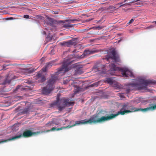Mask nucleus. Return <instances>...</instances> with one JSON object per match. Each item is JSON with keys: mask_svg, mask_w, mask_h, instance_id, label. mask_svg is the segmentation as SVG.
Returning <instances> with one entry per match:
<instances>
[{"mask_svg": "<svg viewBox=\"0 0 156 156\" xmlns=\"http://www.w3.org/2000/svg\"><path fill=\"white\" fill-rule=\"evenodd\" d=\"M70 62H65L62 64L61 67L59 68L56 72V74L51 76V78L48 81L47 86L43 88L42 90V93L45 95L49 94L53 90L54 87L53 84L56 80L58 79L57 75L62 74L63 75L66 72L70 70L71 68ZM62 75V74L61 75Z\"/></svg>", "mask_w": 156, "mask_h": 156, "instance_id": "1", "label": "nucleus"}, {"mask_svg": "<svg viewBox=\"0 0 156 156\" xmlns=\"http://www.w3.org/2000/svg\"><path fill=\"white\" fill-rule=\"evenodd\" d=\"M112 119V118L111 115L110 116H108L106 117L103 116L101 118H99L98 116L97 115H93L88 120L84 119L80 121H76L75 122V124L72 125L68 126H66L62 127L60 128H56V127H54L50 129L47 130V132H50L55 130L58 131L67 128L68 129L80 124H85L88 123L95 124L98 123H101Z\"/></svg>", "mask_w": 156, "mask_h": 156, "instance_id": "2", "label": "nucleus"}, {"mask_svg": "<svg viewBox=\"0 0 156 156\" xmlns=\"http://www.w3.org/2000/svg\"><path fill=\"white\" fill-rule=\"evenodd\" d=\"M56 101L51 104V106L56 105L59 111H61L63 110L65 107L67 106H70L71 105H73L74 102H72L69 98L66 97L63 98L59 99L58 97L57 98Z\"/></svg>", "mask_w": 156, "mask_h": 156, "instance_id": "3", "label": "nucleus"}, {"mask_svg": "<svg viewBox=\"0 0 156 156\" xmlns=\"http://www.w3.org/2000/svg\"><path fill=\"white\" fill-rule=\"evenodd\" d=\"M140 111V108H135L133 106L126 103L123 105L120 110L115 114L111 115L112 119L115 118L119 114L124 115L126 113Z\"/></svg>", "mask_w": 156, "mask_h": 156, "instance_id": "4", "label": "nucleus"}, {"mask_svg": "<svg viewBox=\"0 0 156 156\" xmlns=\"http://www.w3.org/2000/svg\"><path fill=\"white\" fill-rule=\"evenodd\" d=\"M36 133V132H33L29 129H26L23 132V134H20L19 135L16 136L7 140H0V144L9 141L17 139L22 137H23L25 138L29 137Z\"/></svg>", "mask_w": 156, "mask_h": 156, "instance_id": "5", "label": "nucleus"}, {"mask_svg": "<svg viewBox=\"0 0 156 156\" xmlns=\"http://www.w3.org/2000/svg\"><path fill=\"white\" fill-rule=\"evenodd\" d=\"M52 66L51 63H47L44 67L42 69V70L40 71L37 73L35 77V79L38 80V82L39 83H42L46 80V77L44 72H45L47 69Z\"/></svg>", "mask_w": 156, "mask_h": 156, "instance_id": "6", "label": "nucleus"}, {"mask_svg": "<svg viewBox=\"0 0 156 156\" xmlns=\"http://www.w3.org/2000/svg\"><path fill=\"white\" fill-rule=\"evenodd\" d=\"M110 69L111 71L120 70L122 72V74L123 77H129L131 76L132 73L131 71L126 68H121L119 67H116L115 65L112 64L109 65Z\"/></svg>", "mask_w": 156, "mask_h": 156, "instance_id": "7", "label": "nucleus"}, {"mask_svg": "<svg viewBox=\"0 0 156 156\" xmlns=\"http://www.w3.org/2000/svg\"><path fill=\"white\" fill-rule=\"evenodd\" d=\"M156 83V81L154 80H140L139 81V84L137 85L138 88L140 89H145L147 87V86Z\"/></svg>", "mask_w": 156, "mask_h": 156, "instance_id": "8", "label": "nucleus"}, {"mask_svg": "<svg viewBox=\"0 0 156 156\" xmlns=\"http://www.w3.org/2000/svg\"><path fill=\"white\" fill-rule=\"evenodd\" d=\"M111 54L110 55H108L105 59L108 61L109 59L113 60L115 62H120V59L119 58V56L117 54L116 52L114 51H112L111 52Z\"/></svg>", "mask_w": 156, "mask_h": 156, "instance_id": "9", "label": "nucleus"}, {"mask_svg": "<svg viewBox=\"0 0 156 156\" xmlns=\"http://www.w3.org/2000/svg\"><path fill=\"white\" fill-rule=\"evenodd\" d=\"M130 2L128 3H124V2L119 3L115 5L114 6H110L108 8V10H111L112 12L114 11L115 10L121 7H123L124 6L130 5Z\"/></svg>", "mask_w": 156, "mask_h": 156, "instance_id": "10", "label": "nucleus"}, {"mask_svg": "<svg viewBox=\"0 0 156 156\" xmlns=\"http://www.w3.org/2000/svg\"><path fill=\"white\" fill-rule=\"evenodd\" d=\"M97 52L96 51H90L85 50L83 54L80 55V58L81 59L87 57L91 54H94Z\"/></svg>", "mask_w": 156, "mask_h": 156, "instance_id": "11", "label": "nucleus"}, {"mask_svg": "<svg viewBox=\"0 0 156 156\" xmlns=\"http://www.w3.org/2000/svg\"><path fill=\"white\" fill-rule=\"evenodd\" d=\"M76 42L73 40H70L68 41L62 43L61 44L65 47H70L73 45H76Z\"/></svg>", "mask_w": 156, "mask_h": 156, "instance_id": "12", "label": "nucleus"}, {"mask_svg": "<svg viewBox=\"0 0 156 156\" xmlns=\"http://www.w3.org/2000/svg\"><path fill=\"white\" fill-rule=\"evenodd\" d=\"M156 109V105L151 104L150 107L145 108H140V111L146 112L148 110L153 111Z\"/></svg>", "mask_w": 156, "mask_h": 156, "instance_id": "13", "label": "nucleus"}, {"mask_svg": "<svg viewBox=\"0 0 156 156\" xmlns=\"http://www.w3.org/2000/svg\"><path fill=\"white\" fill-rule=\"evenodd\" d=\"M68 83H69V86H73L74 87H75V86L73 85L74 83L73 80L71 79L70 77L68 78L67 79L63 80V83L64 84H66Z\"/></svg>", "mask_w": 156, "mask_h": 156, "instance_id": "14", "label": "nucleus"}, {"mask_svg": "<svg viewBox=\"0 0 156 156\" xmlns=\"http://www.w3.org/2000/svg\"><path fill=\"white\" fill-rule=\"evenodd\" d=\"M83 73L82 69L80 68H76L75 70V74L76 75L81 74Z\"/></svg>", "mask_w": 156, "mask_h": 156, "instance_id": "15", "label": "nucleus"}, {"mask_svg": "<svg viewBox=\"0 0 156 156\" xmlns=\"http://www.w3.org/2000/svg\"><path fill=\"white\" fill-rule=\"evenodd\" d=\"M79 20L77 19H71L66 20H60L59 21L58 23H65L66 22H71L74 23L75 21H79Z\"/></svg>", "mask_w": 156, "mask_h": 156, "instance_id": "16", "label": "nucleus"}, {"mask_svg": "<svg viewBox=\"0 0 156 156\" xmlns=\"http://www.w3.org/2000/svg\"><path fill=\"white\" fill-rule=\"evenodd\" d=\"M75 24H71L70 23H65L63 24V27L64 28L72 27Z\"/></svg>", "mask_w": 156, "mask_h": 156, "instance_id": "17", "label": "nucleus"}, {"mask_svg": "<svg viewBox=\"0 0 156 156\" xmlns=\"http://www.w3.org/2000/svg\"><path fill=\"white\" fill-rule=\"evenodd\" d=\"M47 19L48 20V24L50 25H52L54 23V19L49 17H47Z\"/></svg>", "mask_w": 156, "mask_h": 156, "instance_id": "18", "label": "nucleus"}, {"mask_svg": "<svg viewBox=\"0 0 156 156\" xmlns=\"http://www.w3.org/2000/svg\"><path fill=\"white\" fill-rule=\"evenodd\" d=\"M106 81L108 83L112 84L113 83V80L112 78H107Z\"/></svg>", "mask_w": 156, "mask_h": 156, "instance_id": "19", "label": "nucleus"}, {"mask_svg": "<svg viewBox=\"0 0 156 156\" xmlns=\"http://www.w3.org/2000/svg\"><path fill=\"white\" fill-rule=\"evenodd\" d=\"M25 90V88L23 87H22L20 86H18L16 89L15 91H17L19 90Z\"/></svg>", "mask_w": 156, "mask_h": 156, "instance_id": "20", "label": "nucleus"}, {"mask_svg": "<svg viewBox=\"0 0 156 156\" xmlns=\"http://www.w3.org/2000/svg\"><path fill=\"white\" fill-rule=\"evenodd\" d=\"M54 123L53 121L49 122L48 123L46 124V126H54Z\"/></svg>", "mask_w": 156, "mask_h": 156, "instance_id": "21", "label": "nucleus"}, {"mask_svg": "<svg viewBox=\"0 0 156 156\" xmlns=\"http://www.w3.org/2000/svg\"><path fill=\"white\" fill-rule=\"evenodd\" d=\"M99 83L100 82H99L94 83L92 85V86L94 87H97L99 85Z\"/></svg>", "mask_w": 156, "mask_h": 156, "instance_id": "22", "label": "nucleus"}, {"mask_svg": "<svg viewBox=\"0 0 156 156\" xmlns=\"http://www.w3.org/2000/svg\"><path fill=\"white\" fill-rule=\"evenodd\" d=\"M23 112L25 113H28L29 112V108H27L23 110Z\"/></svg>", "mask_w": 156, "mask_h": 156, "instance_id": "23", "label": "nucleus"}, {"mask_svg": "<svg viewBox=\"0 0 156 156\" xmlns=\"http://www.w3.org/2000/svg\"><path fill=\"white\" fill-rule=\"evenodd\" d=\"M134 19H131L130 21H129V22H128V23H127V24L129 25L131 23H132L133 22V21H134Z\"/></svg>", "mask_w": 156, "mask_h": 156, "instance_id": "24", "label": "nucleus"}, {"mask_svg": "<svg viewBox=\"0 0 156 156\" xmlns=\"http://www.w3.org/2000/svg\"><path fill=\"white\" fill-rule=\"evenodd\" d=\"M80 88H79V87H77L76 89H75V93H76L78 92H79V91L80 90Z\"/></svg>", "mask_w": 156, "mask_h": 156, "instance_id": "25", "label": "nucleus"}, {"mask_svg": "<svg viewBox=\"0 0 156 156\" xmlns=\"http://www.w3.org/2000/svg\"><path fill=\"white\" fill-rule=\"evenodd\" d=\"M103 28V27L100 26H98L97 27H96V28L98 30H101V29H102Z\"/></svg>", "mask_w": 156, "mask_h": 156, "instance_id": "26", "label": "nucleus"}, {"mask_svg": "<svg viewBox=\"0 0 156 156\" xmlns=\"http://www.w3.org/2000/svg\"><path fill=\"white\" fill-rule=\"evenodd\" d=\"M29 16L27 15H25L24 16V18L26 19L29 18Z\"/></svg>", "mask_w": 156, "mask_h": 156, "instance_id": "27", "label": "nucleus"}, {"mask_svg": "<svg viewBox=\"0 0 156 156\" xmlns=\"http://www.w3.org/2000/svg\"><path fill=\"white\" fill-rule=\"evenodd\" d=\"M14 18L13 17H9L7 18H6L5 19L7 20H13Z\"/></svg>", "mask_w": 156, "mask_h": 156, "instance_id": "28", "label": "nucleus"}, {"mask_svg": "<svg viewBox=\"0 0 156 156\" xmlns=\"http://www.w3.org/2000/svg\"><path fill=\"white\" fill-rule=\"evenodd\" d=\"M119 96L120 97L122 98H124V96L122 94H120Z\"/></svg>", "mask_w": 156, "mask_h": 156, "instance_id": "29", "label": "nucleus"}, {"mask_svg": "<svg viewBox=\"0 0 156 156\" xmlns=\"http://www.w3.org/2000/svg\"><path fill=\"white\" fill-rule=\"evenodd\" d=\"M126 91L127 93H129L130 91V90L129 89H127L126 90Z\"/></svg>", "mask_w": 156, "mask_h": 156, "instance_id": "30", "label": "nucleus"}, {"mask_svg": "<svg viewBox=\"0 0 156 156\" xmlns=\"http://www.w3.org/2000/svg\"><path fill=\"white\" fill-rule=\"evenodd\" d=\"M153 26L152 25H151L149 27V28H153Z\"/></svg>", "mask_w": 156, "mask_h": 156, "instance_id": "31", "label": "nucleus"}, {"mask_svg": "<svg viewBox=\"0 0 156 156\" xmlns=\"http://www.w3.org/2000/svg\"><path fill=\"white\" fill-rule=\"evenodd\" d=\"M33 72V70H30V73H31Z\"/></svg>", "mask_w": 156, "mask_h": 156, "instance_id": "32", "label": "nucleus"}, {"mask_svg": "<svg viewBox=\"0 0 156 156\" xmlns=\"http://www.w3.org/2000/svg\"><path fill=\"white\" fill-rule=\"evenodd\" d=\"M152 23H155V24H156V21H154Z\"/></svg>", "mask_w": 156, "mask_h": 156, "instance_id": "33", "label": "nucleus"}, {"mask_svg": "<svg viewBox=\"0 0 156 156\" xmlns=\"http://www.w3.org/2000/svg\"><path fill=\"white\" fill-rule=\"evenodd\" d=\"M121 5H119L117 6V7H119Z\"/></svg>", "mask_w": 156, "mask_h": 156, "instance_id": "34", "label": "nucleus"}, {"mask_svg": "<svg viewBox=\"0 0 156 156\" xmlns=\"http://www.w3.org/2000/svg\"><path fill=\"white\" fill-rule=\"evenodd\" d=\"M139 0H137L136 1H139Z\"/></svg>", "mask_w": 156, "mask_h": 156, "instance_id": "35", "label": "nucleus"}]
</instances>
